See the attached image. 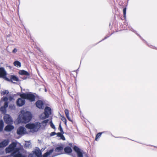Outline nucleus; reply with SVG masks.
<instances>
[{
  "mask_svg": "<svg viewBox=\"0 0 157 157\" xmlns=\"http://www.w3.org/2000/svg\"><path fill=\"white\" fill-rule=\"evenodd\" d=\"M17 145L15 142H12L8 147L6 148V153H7L13 152L11 155L13 157H26L20 153V151L21 149V148H16Z\"/></svg>",
  "mask_w": 157,
  "mask_h": 157,
  "instance_id": "f257e3e1",
  "label": "nucleus"
},
{
  "mask_svg": "<svg viewBox=\"0 0 157 157\" xmlns=\"http://www.w3.org/2000/svg\"><path fill=\"white\" fill-rule=\"evenodd\" d=\"M48 121L49 120L47 119L43 121L41 123L36 122L35 123L28 124L26 125L25 127L31 130L33 132H36L40 128H44Z\"/></svg>",
  "mask_w": 157,
  "mask_h": 157,
  "instance_id": "f03ea898",
  "label": "nucleus"
},
{
  "mask_svg": "<svg viewBox=\"0 0 157 157\" xmlns=\"http://www.w3.org/2000/svg\"><path fill=\"white\" fill-rule=\"evenodd\" d=\"M32 118V115L30 112L28 111L25 112L22 111L19 115L18 119L19 123H27L29 122Z\"/></svg>",
  "mask_w": 157,
  "mask_h": 157,
  "instance_id": "7ed1b4c3",
  "label": "nucleus"
},
{
  "mask_svg": "<svg viewBox=\"0 0 157 157\" xmlns=\"http://www.w3.org/2000/svg\"><path fill=\"white\" fill-rule=\"evenodd\" d=\"M13 99V98L11 96L8 97H4L2 98V100L5 102L4 106L1 107V111H2L3 113H5L6 112V108L8 106V103Z\"/></svg>",
  "mask_w": 157,
  "mask_h": 157,
  "instance_id": "20e7f679",
  "label": "nucleus"
},
{
  "mask_svg": "<svg viewBox=\"0 0 157 157\" xmlns=\"http://www.w3.org/2000/svg\"><path fill=\"white\" fill-rule=\"evenodd\" d=\"M20 96L25 99L29 100L31 101H34L35 100V96L31 94L23 93L21 94Z\"/></svg>",
  "mask_w": 157,
  "mask_h": 157,
  "instance_id": "39448f33",
  "label": "nucleus"
},
{
  "mask_svg": "<svg viewBox=\"0 0 157 157\" xmlns=\"http://www.w3.org/2000/svg\"><path fill=\"white\" fill-rule=\"evenodd\" d=\"M17 133L19 135H23L27 133V132L25 127L20 126L17 129Z\"/></svg>",
  "mask_w": 157,
  "mask_h": 157,
  "instance_id": "423d86ee",
  "label": "nucleus"
},
{
  "mask_svg": "<svg viewBox=\"0 0 157 157\" xmlns=\"http://www.w3.org/2000/svg\"><path fill=\"white\" fill-rule=\"evenodd\" d=\"M74 150L76 152L78 157H83L84 153L82 150L76 146H75L73 148Z\"/></svg>",
  "mask_w": 157,
  "mask_h": 157,
  "instance_id": "0eeeda50",
  "label": "nucleus"
},
{
  "mask_svg": "<svg viewBox=\"0 0 157 157\" xmlns=\"http://www.w3.org/2000/svg\"><path fill=\"white\" fill-rule=\"evenodd\" d=\"M6 71L3 67H1V78H3L6 81H9V78L6 77Z\"/></svg>",
  "mask_w": 157,
  "mask_h": 157,
  "instance_id": "6e6552de",
  "label": "nucleus"
},
{
  "mask_svg": "<svg viewBox=\"0 0 157 157\" xmlns=\"http://www.w3.org/2000/svg\"><path fill=\"white\" fill-rule=\"evenodd\" d=\"M55 152L57 153L55 155L52 156L51 157H54L56 156L63 154L64 153L63 151V147L62 146H59L57 147L55 149Z\"/></svg>",
  "mask_w": 157,
  "mask_h": 157,
  "instance_id": "1a4fd4ad",
  "label": "nucleus"
},
{
  "mask_svg": "<svg viewBox=\"0 0 157 157\" xmlns=\"http://www.w3.org/2000/svg\"><path fill=\"white\" fill-rule=\"evenodd\" d=\"M5 122L7 124H12L13 121L12 118L10 115L6 114L4 117Z\"/></svg>",
  "mask_w": 157,
  "mask_h": 157,
  "instance_id": "9d476101",
  "label": "nucleus"
},
{
  "mask_svg": "<svg viewBox=\"0 0 157 157\" xmlns=\"http://www.w3.org/2000/svg\"><path fill=\"white\" fill-rule=\"evenodd\" d=\"M25 98H19L17 101V105L19 106H21L25 103Z\"/></svg>",
  "mask_w": 157,
  "mask_h": 157,
  "instance_id": "9b49d317",
  "label": "nucleus"
},
{
  "mask_svg": "<svg viewBox=\"0 0 157 157\" xmlns=\"http://www.w3.org/2000/svg\"><path fill=\"white\" fill-rule=\"evenodd\" d=\"M9 142L8 140H5L2 142H1V147H4L7 146Z\"/></svg>",
  "mask_w": 157,
  "mask_h": 157,
  "instance_id": "f8f14e48",
  "label": "nucleus"
},
{
  "mask_svg": "<svg viewBox=\"0 0 157 157\" xmlns=\"http://www.w3.org/2000/svg\"><path fill=\"white\" fill-rule=\"evenodd\" d=\"M7 81L9 82L11 81L12 82L14 83L15 82L14 81H19V79L15 76L11 75L10 79H9V80Z\"/></svg>",
  "mask_w": 157,
  "mask_h": 157,
  "instance_id": "ddd939ff",
  "label": "nucleus"
},
{
  "mask_svg": "<svg viewBox=\"0 0 157 157\" xmlns=\"http://www.w3.org/2000/svg\"><path fill=\"white\" fill-rule=\"evenodd\" d=\"M34 153L37 157H42L41 151L39 148H36Z\"/></svg>",
  "mask_w": 157,
  "mask_h": 157,
  "instance_id": "4468645a",
  "label": "nucleus"
},
{
  "mask_svg": "<svg viewBox=\"0 0 157 157\" xmlns=\"http://www.w3.org/2000/svg\"><path fill=\"white\" fill-rule=\"evenodd\" d=\"M36 107L39 109H42L43 107V103L42 101L39 100L36 102Z\"/></svg>",
  "mask_w": 157,
  "mask_h": 157,
  "instance_id": "2eb2a0df",
  "label": "nucleus"
},
{
  "mask_svg": "<svg viewBox=\"0 0 157 157\" xmlns=\"http://www.w3.org/2000/svg\"><path fill=\"white\" fill-rule=\"evenodd\" d=\"M53 151L54 150L53 149L49 150L44 154L43 157H51L50 155L53 152Z\"/></svg>",
  "mask_w": 157,
  "mask_h": 157,
  "instance_id": "dca6fc26",
  "label": "nucleus"
},
{
  "mask_svg": "<svg viewBox=\"0 0 157 157\" xmlns=\"http://www.w3.org/2000/svg\"><path fill=\"white\" fill-rule=\"evenodd\" d=\"M44 112L49 117V115L51 114V109L49 107H46L44 109Z\"/></svg>",
  "mask_w": 157,
  "mask_h": 157,
  "instance_id": "f3484780",
  "label": "nucleus"
},
{
  "mask_svg": "<svg viewBox=\"0 0 157 157\" xmlns=\"http://www.w3.org/2000/svg\"><path fill=\"white\" fill-rule=\"evenodd\" d=\"M14 128V127L12 125H8L5 127L4 130L6 131L9 132L12 130Z\"/></svg>",
  "mask_w": 157,
  "mask_h": 157,
  "instance_id": "a211bd4d",
  "label": "nucleus"
},
{
  "mask_svg": "<svg viewBox=\"0 0 157 157\" xmlns=\"http://www.w3.org/2000/svg\"><path fill=\"white\" fill-rule=\"evenodd\" d=\"M48 115L44 112V113H42L40 115V118L41 119H44L48 118Z\"/></svg>",
  "mask_w": 157,
  "mask_h": 157,
  "instance_id": "6ab92c4d",
  "label": "nucleus"
},
{
  "mask_svg": "<svg viewBox=\"0 0 157 157\" xmlns=\"http://www.w3.org/2000/svg\"><path fill=\"white\" fill-rule=\"evenodd\" d=\"M19 73L21 75H25L27 76H29V73L27 71L24 70H20Z\"/></svg>",
  "mask_w": 157,
  "mask_h": 157,
  "instance_id": "aec40b11",
  "label": "nucleus"
},
{
  "mask_svg": "<svg viewBox=\"0 0 157 157\" xmlns=\"http://www.w3.org/2000/svg\"><path fill=\"white\" fill-rule=\"evenodd\" d=\"M66 115V117H67V119L69 121H72V120H71V118L69 117V110L67 109H65L64 111Z\"/></svg>",
  "mask_w": 157,
  "mask_h": 157,
  "instance_id": "412c9836",
  "label": "nucleus"
},
{
  "mask_svg": "<svg viewBox=\"0 0 157 157\" xmlns=\"http://www.w3.org/2000/svg\"><path fill=\"white\" fill-rule=\"evenodd\" d=\"M64 151L65 152L67 153H71L72 152V149L71 148L69 147H67L65 148H64Z\"/></svg>",
  "mask_w": 157,
  "mask_h": 157,
  "instance_id": "4be33fe9",
  "label": "nucleus"
},
{
  "mask_svg": "<svg viewBox=\"0 0 157 157\" xmlns=\"http://www.w3.org/2000/svg\"><path fill=\"white\" fill-rule=\"evenodd\" d=\"M14 65L15 66L17 67H20L21 66V63L18 61H15L13 63Z\"/></svg>",
  "mask_w": 157,
  "mask_h": 157,
  "instance_id": "5701e85b",
  "label": "nucleus"
},
{
  "mask_svg": "<svg viewBox=\"0 0 157 157\" xmlns=\"http://www.w3.org/2000/svg\"><path fill=\"white\" fill-rule=\"evenodd\" d=\"M25 146L27 148H30L31 147V142L30 141L25 142Z\"/></svg>",
  "mask_w": 157,
  "mask_h": 157,
  "instance_id": "b1692460",
  "label": "nucleus"
},
{
  "mask_svg": "<svg viewBox=\"0 0 157 157\" xmlns=\"http://www.w3.org/2000/svg\"><path fill=\"white\" fill-rule=\"evenodd\" d=\"M104 132H99V133H98L96 135V136L95 139V140L96 141H97L98 139L101 136L102 134L104 133Z\"/></svg>",
  "mask_w": 157,
  "mask_h": 157,
  "instance_id": "393cba45",
  "label": "nucleus"
},
{
  "mask_svg": "<svg viewBox=\"0 0 157 157\" xmlns=\"http://www.w3.org/2000/svg\"><path fill=\"white\" fill-rule=\"evenodd\" d=\"M9 93V91L7 90H5L2 92L1 94L2 95L8 94Z\"/></svg>",
  "mask_w": 157,
  "mask_h": 157,
  "instance_id": "a878e982",
  "label": "nucleus"
},
{
  "mask_svg": "<svg viewBox=\"0 0 157 157\" xmlns=\"http://www.w3.org/2000/svg\"><path fill=\"white\" fill-rule=\"evenodd\" d=\"M62 120L63 121L65 124L66 125H67V120L66 119L65 117H62L61 118Z\"/></svg>",
  "mask_w": 157,
  "mask_h": 157,
  "instance_id": "bb28decb",
  "label": "nucleus"
},
{
  "mask_svg": "<svg viewBox=\"0 0 157 157\" xmlns=\"http://www.w3.org/2000/svg\"><path fill=\"white\" fill-rule=\"evenodd\" d=\"M59 129L60 132H61V133H64V132H63V129L62 128L61 125L60 124L59 125Z\"/></svg>",
  "mask_w": 157,
  "mask_h": 157,
  "instance_id": "cd10ccee",
  "label": "nucleus"
},
{
  "mask_svg": "<svg viewBox=\"0 0 157 157\" xmlns=\"http://www.w3.org/2000/svg\"><path fill=\"white\" fill-rule=\"evenodd\" d=\"M49 124H50L52 128L55 129V126L53 124V123L52 121H50Z\"/></svg>",
  "mask_w": 157,
  "mask_h": 157,
  "instance_id": "c85d7f7f",
  "label": "nucleus"
},
{
  "mask_svg": "<svg viewBox=\"0 0 157 157\" xmlns=\"http://www.w3.org/2000/svg\"><path fill=\"white\" fill-rule=\"evenodd\" d=\"M3 122L2 120H1V131L3 128Z\"/></svg>",
  "mask_w": 157,
  "mask_h": 157,
  "instance_id": "c756f323",
  "label": "nucleus"
},
{
  "mask_svg": "<svg viewBox=\"0 0 157 157\" xmlns=\"http://www.w3.org/2000/svg\"><path fill=\"white\" fill-rule=\"evenodd\" d=\"M126 8H124L123 10V13L124 15V17H125L126 13Z\"/></svg>",
  "mask_w": 157,
  "mask_h": 157,
  "instance_id": "7c9ffc66",
  "label": "nucleus"
},
{
  "mask_svg": "<svg viewBox=\"0 0 157 157\" xmlns=\"http://www.w3.org/2000/svg\"><path fill=\"white\" fill-rule=\"evenodd\" d=\"M63 133H61V132H58L57 133H56V134H57V136L58 137H60L62 135V134H63Z\"/></svg>",
  "mask_w": 157,
  "mask_h": 157,
  "instance_id": "2f4dec72",
  "label": "nucleus"
},
{
  "mask_svg": "<svg viewBox=\"0 0 157 157\" xmlns=\"http://www.w3.org/2000/svg\"><path fill=\"white\" fill-rule=\"evenodd\" d=\"M60 137V138L61 139L63 140H65V138L64 136L63 135V134H62V136Z\"/></svg>",
  "mask_w": 157,
  "mask_h": 157,
  "instance_id": "473e14b6",
  "label": "nucleus"
},
{
  "mask_svg": "<svg viewBox=\"0 0 157 157\" xmlns=\"http://www.w3.org/2000/svg\"><path fill=\"white\" fill-rule=\"evenodd\" d=\"M55 134H56V133L55 132H52L51 133L50 136H54Z\"/></svg>",
  "mask_w": 157,
  "mask_h": 157,
  "instance_id": "72a5a7b5",
  "label": "nucleus"
},
{
  "mask_svg": "<svg viewBox=\"0 0 157 157\" xmlns=\"http://www.w3.org/2000/svg\"><path fill=\"white\" fill-rule=\"evenodd\" d=\"M9 107L10 108H11V109H14L15 108V106L13 105H10L9 106Z\"/></svg>",
  "mask_w": 157,
  "mask_h": 157,
  "instance_id": "f704fd0d",
  "label": "nucleus"
},
{
  "mask_svg": "<svg viewBox=\"0 0 157 157\" xmlns=\"http://www.w3.org/2000/svg\"><path fill=\"white\" fill-rule=\"evenodd\" d=\"M17 49L15 48L12 51V52L13 53H15L17 52Z\"/></svg>",
  "mask_w": 157,
  "mask_h": 157,
  "instance_id": "c9c22d12",
  "label": "nucleus"
},
{
  "mask_svg": "<svg viewBox=\"0 0 157 157\" xmlns=\"http://www.w3.org/2000/svg\"><path fill=\"white\" fill-rule=\"evenodd\" d=\"M33 156V155L32 154H30L29 155V157H32Z\"/></svg>",
  "mask_w": 157,
  "mask_h": 157,
  "instance_id": "e433bc0d",
  "label": "nucleus"
},
{
  "mask_svg": "<svg viewBox=\"0 0 157 157\" xmlns=\"http://www.w3.org/2000/svg\"><path fill=\"white\" fill-rule=\"evenodd\" d=\"M45 91H46V89H45Z\"/></svg>",
  "mask_w": 157,
  "mask_h": 157,
  "instance_id": "4c0bfd02",
  "label": "nucleus"
}]
</instances>
